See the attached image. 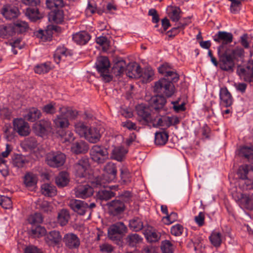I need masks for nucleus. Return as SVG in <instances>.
Wrapping results in <instances>:
<instances>
[{"label":"nucleus","instance_id":"4d7b16f0","mask_svg":"<svg viewBox=\"0 0 253 253\" xmlns=\"http://www.w3.org/2000/svg\"><path fill=\"white\" fill-rule=\"evenodd\" d=\"M36 204L37 208H39L45 212H48L51 211L52 208L50 203L47 201H42L39 199L36 202Z\"/></svg>","mask_w":253,"mask_h":253},{"label":"nucleus","instance_id":"37998d69","mask_svg":"<svg viewBox=\"0 0 253 253\" xmlns=\"http://www.w3.org/2000/svg\"><path fill=\"white\" fill-rule=\"evenodd\" d=\"M226 49L228 51V53L232 56L234 60L242 59L244 57L245 51L241 47H236L234 49L226 48Z\"/></svg>","mask_w":253,"mask_h":253},{"label":"nucleus","instance_id":"f704fd0d","mask_svg":"<svg viewBox=\"0 0 253 253\" xmlns=\"http://www.w3.org/2000/svg\"><path fill=\"white\" fill-rule=\"evenodd\" d=\"M88 149L86 144L83 141L76 142L71 147V151L75 154L85 153Z\"/></svg>","mask_w":253,"mask_h":253},{"label":"nucleus","instance_id":"cd10ccee","mask_svg":"<svg viewBox=\"0 0 253 253\" xmlns=\"http://www.w3.org/2000/svg\"><path fill=\"white\" fill-rule=\"evenodd\" d=\"M90 37L86 32L82 31L73 35V40L78 44H84L90 40Z\"/></svg>","mask_w":253,"mask_h":253},{"label":"nucleus","instance_id":"ddd939ff","mask_svg":"<svg viewBox=\"0 0 253 253\" xmlns=\"http://www.w3.org/2000/svg\"><path fill=\"white\" fill-rule=\"evenodd\" d=\"M91 184H92L91 183ZM92 187H94L85 184H80L75 189V194L76 197L79 198L86 199L91 196L94 192Z\"/></svg>","mask_w":253,"mask_h":253},{"label":"nucleus","instance_id":"7c9ffc66","mask_svg":"<svg viewBox=\"0 0 253 253\" xmlns=\"http://www.w3.org/2000/svg\"><path fill=\"white\" fill-rule=\"evenodd\" d=\"M41 192L45 196L52 197L56 194V189L52 184L44 183L41 186Z\"/></svg>","mask_w":253,"mask_h":253},{"label":"nucleus","instance_id":"f03ea898","mask_svg":"<svg viewBox=\"0 0 253 253\" xmlns=\"http://www.w3.org/2000/svg\"><path fill=\"white\" fill-rule=\"evenodd\" d=\"M104 173L103 177H95L91 183L94 187H105L106 182H110L115 179L117 175V169L113 163L109 162L104 168Z\"/></svg>","mask_w":253,"mask_h":253},{"label":"nucleus","instance_id":"4468645a","mask_svg":"<svg viewBox=\"0 0 253 253\" xmlns=\"http://www.w3.org/2000/svg\"><path fill=\"white\" fill-rule=\"evenodd\" d=\"M13 126L15 131L21 136H27L30 132V128L28 123L22 119H16L13 120Z\"/></svg>","mask_w":253,"mask_h":253},{"label":"nucleus","instance_id":"1a4fd4ad","mask_svg":"<svg viewBox=\"0 0 253 253\" xmlns=\"http://www.w3.org/2000/svg\"><path fill=\"white\" fill-rule=\"evenodd\" d=\"M237 74L240 79L245 82L253 81V60L248 61L246 66H239L237 69Z\"/></svg>","mask_w":253,"mask_h":253},{"label":"nucleus","instance_id":"c756f323","mask_svg":"<svg viewBox=\"0 0 253 253\" xmlns=\"http://www.w3.org/2000/svg\"><path fill=\"white\" fill-rule=\"evenodd\" d=\"M138 115L142 118L146 122L151 121V117L149 109L144 107L143 105H139L136 107Z\"/></svg>","mask_w":253,"mask_h":253},{"label":"nucleus","instance_id":"864d4df0","mask_svg":"<svg viewBox=\"0 0 253 253\" xmlns=\"http://www.w3.org/2000/svg\"><path fill=\"white\" fill-rule=\"evenodd\" d=\"M0 206L4 209H10L12 208L11 199L4 195H0Z\"/></svg>","mask_w":253,"mask_h":253},{"label":"nucleus","instance_id":"0eeeda50","mask_svg":"<svg viewBox=\"0 0 253 253\" xmlns=\"http://www.w3.org/2000/svg\"><path fill=\"white\" fill-rule=\"evenodd\" d=\"M97 70L102 76L106 82H109L112 80L111 76L108 75L110 62L107 57L104 56L99 57L95 63Z\"/></svg>","mask_w":253,"mask_h":253},{"label":"nucleus","instance_id":"4c0bfd02","mask_svg":"<svg viewBox=\"0 0 253 253\" xmlns=\"http://www.w3.org/2000/svg\"><path fill=\"white\" fill-rule=\"evenodd\" d=\"M168 134L165 131H159L155 133V142L156 145H163L168 140Z\"/></svg>","mask_w":253,"mask_h":253},{"label":"nucleus","instance_id":"49530a36","mask_svg":"<svg viewBox=\"0 0 253 253\" xmlns=\"http://www.w3.org/2000/svg\"><path fill=\"white\" fill-rule=\"evenodd\" d=\"M209 239L213 246L219 247L222 242V236L219 232L214 231L209 237Z\"/></svg>","mask_w":253,"mask_h":253},{"label":"nucleus","instance_id":"de8ad7c7","mask_svg":"<svg viewBox=\"0 0 253 253\" xmlns=\"http://www.w3.org/2000/svg\"><path fill=\"white\" fill-rule=\"evenodd\" d=\"M160 233L155 230H150L146 232L145 237L149 242H156L160 238Z\"/></svg>","mask_w":253,"mask_h":253},{"label":"nucleus","instance_id":"3c124183","mask_svg":"<svg viewBox=\"0 0 253 253\" xmlns=\"http://www.w3.org/2000/svg\"><path fill=\"white\" fill-rule=\"evenodd\" d=\"M161 249L163 253H172L174 247L170 241L166 240L162 242Z\"/></svg>","mask_w":253,"mask_h":253},{"label":"nucleus","instance_id":"603ef678","mask_svg":"<svg viewBox=\"0 0 253 253\" xmlns=\"http://www.w3.org/2000/svg\"><path fill=\"white\" fill-rule=\"evenodd\" d=\"M46 229L45 228L41 226H37L33 227L31 230V235L34 238H39L44 236L46 233Z\"/></svg>","mask_w":253,"mask_h":253},{"label":"nucleus","instance_id":"ea45409f","mask_svg":"<svg viewBox=\"0 0 253 253\" xmlns=\"http://www.w3.org/2000/svg\"><path fill=\"white\" fill-rule=\"evenodd\" d=\"M37 182V177L36 174L32 173H27L24 177V183L28 188H33L35 186Z\"/></svg>","mask_w":253,"mask_h":253},{"label":"nucleus","instance_id":"b1692460","mask_svg":"<svg viewBox=\"0 0 253 253\" xmlns=\"http://www.w3.org/2000/svg\"><path fill=\"white\" fill-rule=\"evenodd\" d=\"M1 13L6 19H12L18 16L19 10L16 7L5 5L1 9Z\"/></svg>","mask_w":253,"mask_h":253},{"label":"nucleus","instance_id":"4be33fe9","mask_svg":"<svg viewBox=\"0 0 253 253\" xmlns=\"http://www.w3.org/2000/svg\"><path fill=\"white\" fill-rule=\"evenodd\" d=\"M71 56L70 52L65 47H58L55 51L54 59L58 64L62 61H65L67 58Z\"/></svg>","mask_w":253,"mask_h":253},{"label":"nucleus","instance_id":"052dcab7","mask_svg":"<svg viewBox=\"0 0 253 253\" xmlns=\"http://www.w3.org/2000/svg\"><path fill=\"white\" fill-rule=\"evenodd\" d=\"M14 127L12 128L10 126L6 125L3 127L4 136L8 141L11 140L14 137Z\"/></svg>","mask_w":253,"mask_h":253},{"label":"nucleus","instance_id":"f3484780","mask_svg":"<svg viewBox=\"0 0 253 253\" xmlns=\"http://www.w3.org/2000/svg\"><path fill=\"white\" fill-rule=\"evenodd\" d=\"M238 174L242 180L249 179L250 183H253L251 179L253 178V167L251 165H244L239 168Z\"/></svg>","mask_w":253,"mask_h":253},{"label":"nucleus","instance_id":"c85d7f7f","mask_svg":"<svg viewBox=\"0 0 253 253\" xmlns=\"http://www.w3.org/2000/svg\"><path fill=\"white\" fill-rule=\"evenodd\" d=\"M127 152V150L123 146H119L115 147L112 150V157L118 161H121Z\"/></svg>","mask_w":253,"mask_h":253},{"label":"nucleus","instance_id":"bb28decb","mask_svg":"<svg viewBox=\"0 0 253 253\" xmlns=\"http://www.w3.org/2000/svg\"><path fill=\"white\" fill-rule=\"evenodd\" d=\"M166 102V98L161 94V95H156L152 97L151 99L150 104L152 108L155 110H158L163 108Z\"/></svg>","mask_w":253,"mask_h":253},{"label":"nucleus","instance_id":"72a5a7b5","mask_svg":"<svg viewBox=\"0 0 253 253\" xmlns=\"http://www.w3.org/2000/svg\"><path fill=\"white\" fill-rule=\"evenodd\" d=\"M13 28L12 24L0 26V38L8 39L13 35Z\"/></svg>","mask_w":253,"mask_h":253},{"label":"nucleus","instance_id":"aec40b11","mask_svg":"<svg viewBox=\"0 0 253 253\" xmlns=\"http://www.w3.org/2000/svg\"><path fill=\"white\" fill-rule=\"evenodd\" d=\"M100 136V133L97 128L94 127H88L83 137L91 143H96L99 140Z\"/></svg>","mask_w":253,"mask_h":253},{"label":"nucleus","instance_id":"c03bdc74","mask_svg":"<svg viewBox=\"0 0 253 253\" xmlns=\"http://www.w3.org/2000/svg\"><path fill=\"white\" fill-rule=\"evenodd\" d=\"M51 69V63L45 62L37 65L34 68V71L36 73L42 74L47 73Z\"/></svg>","mask_w":253,"mask_h":253},{"label":"nucleus","instance_id":"09e8293b","mask_svg":"<svg viewBox=\"0 0 253 253\" xmlns=\"http://www.w3.org/2000/svg\"><path fill=\"white\" fill-rule=\"evenodd\" d=\"M43 113L46 114H54L57 111V106L55 102H50L44 105L42 108Z\"/></svg>","mask_w":253,"mask_h":253},{"label":"nucleus","instance_id":"2eb2a0df","mask_svg":"<svg viewBox=\"0 0 253 253\" xmlns=\"http://www.w3.org/2000/svg\"><path fill=\"white\" fill-rule=\"evenodd\" d=\"M70 207L79 214L84 215L88 209V205L84 201L72 199L69 203Z\"/></svg>","mask_w":253,"mask_h":253},{"label":"nucleus","instance_id":"69168bd1","mask_svg":"<svg viewBox=\"0 0 253 253\" xmlns=\"http://www.w3.org/2000/svg\"><path fill=\"white\" fill-rule=\"evenodd\" d=\"M172 69L171 65L168 63H166L159 67L158 71L160 73L165 75L166 77Z\"/></svg>","mask_w":253,"mask_h":253},{"label":"nucleus","instance_id":"6e6552de","mask_svg":"<svg viewBox=\"0 0 253 253\" xmlns=\"http://www.w3.org/2000/svg\"><path fill=\"white\" fill-rule=\"evenodd\" d=\"M232 33L225 31H218L213 37L214 41L221 44L218 47V51H223L226 45L232 42L233 41Z\"/></svg>","mask_w":253,"mask_h":253},{"label":"nucleus","instance_id":"5fc2aeb1","mask_svg":"<svg viewBox=\"0 0 253 253\" xmlns=\"http://www.w3.org/2000/svg\"><path fill=\"white\" fill-rule=\"evenodd\" d=\"M88 126H85L83 123L79 122L75 125V129L77 133L81 137H83L86 132Z\"/></svg>","mask_w":253,"mask_h":253},{"label":"nucleus","instance_id":"a19ab883","mask_svg":"<svg viewBox=\"0 0 253 253\" xmlns=\"http://www.w3.org/2000/svg\"><path fill=\"white\" fill-rule=\"evenodd\" d=\"M70 218V214L67 210L62 209L58 214V222L61 226L65 225L68 222Z\"/></svg>","mask_w":253,"mask_h":253},{"label":"nucleus","instance_id":"a18cd8bd","mask_svg":"<svg viewBox=\"0 0 253 253\" xmlns=\"http://www.w3.org/2000/svg\"><path fill=\"white\" fill-rule=\"evenodd\" d=\"M46 6L51 10L61 9L64 5L63 0H46Z\"/></svg>","mask_w":253,"mask_h":253},{"label":"nucleus","instance_id":"7ed1b4c3","mask_svg":"<svg viewBox=\"0 0 253 253\" xmlns=\"http://www.w3.org/2000/svg\"><path fill=\"white\" fill-rule=\"evenodd\" d=\"M154 70L148 67L141 70L139 66H133V69L126 73V76L131 78H141L143 83H147L153 79Z\"/></svg>","mask_w":253,"mask_h":253},{"label":"nucleus","instance_id":"412c9836","mask_svg":"<svg viewBox=\"0 0 253 253\" xmlns=\"http://www.w3.org/2000/svg\"><path fill=\"white\" fill-rule=\"evenodd\" d=\"M219 95L221 105L228 107L232 105L233 102L232 97L226 87L220 88Z\"/></svg>","mask_w":253,"mask_h":253},{"label":"nucleus","instance_id":"2f4dec72","mask_svg":"<svg viewBox=\"0 0 253 253\" xmlns=\"http://www.w3.org/2000/svg\"><path fill=\"white\" fill-rule=\"evenodd\" d=\"M69 182V174L65 171L60 172L55 178V182L58 187H64L68 184Z\"/></svg>","mask_w":253,"mask_h":253},{"label":"nucleus","instance_id":"5701e85b","mask_svg":"<svg viewBox=\"0 0 253 253\" xmlns=\"http://www.w3.org/2000/svg\"><path fill=\"white\" fill-rule=\"evenodd\" d=\"M239 204L242 209L248 210H253V197L246 194L241 195Z\"/></svg>","mask_w":253,"mask_h":253},{"label":"nucleus","instance_id":"6e6d98bb","mask_svg":"<svg viewBox=\"0 0 253 253\" xmlns=\"http://www.w3.org/2000/svg\"><path fill=\"white\" fill-rule=\"evenodd\" d=\"M26 163L25 158L21 155H15L12 160L13 166L18 168H23Z\"/></svg>","mask_w":253,"mask_h":253},{"label":"nucleus","instance_id":"9d476101","mask_svg":"<svg viewBox=\"0 0 253 253\" xmlns=\"http://www.w3.org/2000/svg\"><path fill=\"white\" fill-rule=\"evenodd\" d=\"M90 156L93 161L98 164H102L108 159V152L105 148L94 145L90 150Z\"/></svg>","mask_w":253,"mask_h":253},{"label":"nucleus","instance_id":"79ce46f5","mask_svg":"<svg viewBox=\"0 0 253 253\" xmlns=\"http://www.w3.org/2000/svg\"><path fill=\"white\" fill-rule=\"evenodd\" d=\"M41 113L40 110L36 108H32L29 110V111L26 115H25V119L31 122H34L39 119L41 117Z\"/></svg>","mask_w":253,"mask_h":253},{"label":"nucleus","instance_id":"39448f33","mask_svg":"<svg viewBox=\"0 0 253 253\" xmlns=\"http://www.w3.org/2000/svg\"><path fill=\"white\" fill-rule=\"evenodd\" d=\"M154 90L156 93L169 97L174 94L175 87L171 82L164 78L155 83Z\"/></svg>","mask_w":253,"mask_h":253},{"label":"nucleus","instance_id":"a211bd4d","mask_svg":"<svg viewBox=\"0 0 253 253\" xmlns=\"http://www.w3.org/2000/svg\"><path fill=\"white\" fill-rule=\"evenodd\" d=\"M126 67L127 71L126 74L129 71L131 72L132 69H133V66L129 65L127 66L126 63L124 60H119L114 64L112 68V72L116 76H120L124 73Z\"/></svg>","mask_w":253,"mask_h":253},{"label":"nucleus","instance_id":"20e7f679","mask_svg":"<svg viewBox=\"0 0 253 253\" xmlns=\"http://www.w3.org/2000/svg\"><path fill=\"white\" fill-rule=\"evenodd\" d=\"M75 174L77 177H84L88 179L91 183L95 177L90 175L91 170L88 159L86 158H82L76 163L74 167Z\"/></svg>","mask_w":253,"mask_h":253},{"label":"nucleus","instance_id":"c9c22d12","mask_svg":"<svg viewBox=\"0 0 253 253\" xmlns=\"http://www.w3.org/2000/svg\"><path fill=\"white\" fill-rule=\"evenodd\" d=\"M14 33H22L26 31L28 28L27 22L22 20H17L12 24Z\"/></svg>","mask_w":253,"mask_h":253},{"label":"nucleus","instance_id":"8fccbe9b","mask_svg":"<svg viewBox=\"0 0 253 253\" xmlns=\"http://www.w3.org/2000/svg\"><path fill=\"white\" fill-rule=\"evenodd\" d=\"M115 193L107 188L98 191V196L101 200H108L115 196Z\"/></svg>","mask_w":253,"mask_h":253},{"label":"nucleus","instance_id":"e433bc0d","mask_svg":"<svg viewBox=\"0 0 253 253\" xmlns=\"http://www.w3.org/2000/svg\"><path fill=\"white\" fill-rule=\"evenodd\" d=\"M26 15L32 21H36L37 20L42 17V15L39 12L37 7H29L27 8Z\"/></svg>","mask_w":253,"mask_h":253},{"label":"nucleus","instance_id":"680f3d73","mask_svg":"<svg viewBox=\"0 0 253 253\" xmlns=\"http://www.w3.org/2000/svg\"><path fill=\"white\" fill-rule=\"evenodd\" d=\"M127 241L130 246H133L136 243L141 242L142 238L138 234H133L127 237Z\"/></svg>","mask_w":253,"mask_h":253},{"label":"nucleus","instance_id":"f257e3e1","mask_svg":"<svg viewBox=\"0 0 253 253\" xmlns=\"http://www.w3.org/2000/svg\"><path fill=\"white\" fill-rule=\"evenodd\" d=\"M77 115V112L70 107H60L59 114L53 120L55 127L60 128L68 127L70 125L69 120L75 119Z\"/></svg>","mask_w":253,"mask_h":253},{"label":"nucleus","instance_id":"f8f14e48","mask_svg":"<svg viewBox=\"0 0 253 253\" xmlns=\"http://www.w3.org/2000/svg\"><path fill=\"white\" fill-rule=\"evenodd\" d=\"M126 227L123 222L111 225L108 230V237L112 240H117L121 235L126 232Z\"/></svg>","mask_w":253,"mask_h":253},{"label":"nucleus","instance_id":"774afa93","mask_svg":"<svg viewBox=\"0 0 253 253\" xmlns=\"http://www.w3.org/2000/svg\"><path fill=\"white\" fill-rule=\"evenodd\" d=\"M42 125V121H40L39 122L35 124L33 126V129L38 135H42L46 132L43 126Z\"/></svg>","mask_w":253,"mask_h":253},{"label":"nucleus","instance_id":"338daca9","mask_svg":"<svg viewBox=\"0 0 253 253\" xmlns=\"http://www.w3.org/2000/svg\"><path fill=\"white\" fill-rule=\"evenodd\" d=\"M183 231V227L181 225L179 224L173 225L171 228V233L172 235L175 236H180L182 234Z\"/></svg>","mask_w":253,"mask_h":253},{"label":"nucleus","instance_id":"9b49d317","mask_svg":"<svg viewBox=\"0 0 253 253\" xmlns=\"http://www.w3.org/2000/svg\"><path fill=\"white\" fill-rule=\"evenodd\" d=\"M222 52L223 53L220 55L219 59L220 68L226 71H232L235 65L233 57L226 49Z\"/></svg>","mask_w":253,"mask_h":253},{"label":"nucleus","instance_id":"13d9d810","mask_svg":"<svg viewBox=\"0 0 253 253\" xmlns=\"http://www.w3.org/2000/svg\"><path fill=\"white\" fill-rule=\"evenodd\" d=\"M129 227L133 230L138 231L142 229L143 224L141 220L138 219H134L129 221Z\"/></svg>","mask_w":253,"mask_h":253},{"label":"nucleus","instance_id":"0e129e2a","mask_svg":"<svg viewBox=\"0 0 253 253\" xmlns=\"http://www.w3.org/2000/svg\"><path fill=\"white\" fill-rule=\"evenodd\" d=\"M164 121L166 122V127H169L179 123L178 118L174 116H164Z\"/></svg>","mask_w":253,"mask_h":253},{"label":"nucleus","instance_id":"58836bf2","mask_svg":"<svg viewBox=\"0 0 253 253\" xmlns=\"http://www.w3.org/2000/svg\"><path fill=\"white\" fill-rule=\"evenodd\" d=\"M58 134L60 136L61 141L63 143H70L75 138L73 132L70 130L64 131L62 130L59 131Z\"/></svg>","mask_w":253,"mask_h":253},{"label":"nucleus","instance_id":"dca6fc26","mask_svg":"<svg viewBox=\"0 0 253 253\" xmlns=\"http://www.w3.org/2000/svg\"><path fill=\"white\" fill-rule=\"evenodd\" d=\"M66 247L69 249H78L80 245V240L78 237L73 233L66 234L63 239Z\"/></svg>","mask_w":253,"mask_h":253},{"label":"nucleus","instance_id":"6ab92c4d","mask_svg":"<svg viewBox=\"0 0 253 253\" xmlns=\"http://www.w3.org/2000/svg\"><path fill=\"white\" fill-rule=\"evenodd\" d=\"M109 212L113 215L123 212L125 209L124 203L120 200H114L107 204Z\"/></svg>","mask_w":253,"mask_h":253},{"label":"nucleus","instance_id":"393cba45","mask_svg":"<svg viewBox=\"0 0 253 253\" xmlns=\"http://www.w3.org/2000/svg\"><path fill=\"white\" fill-rule=\"evenodd\" d=\"M61 239L62 237L59 232L56 231L50 232L45 238L46 243L50 246H54L58 244Z\"/></svg>","mask_w":253,"mask_h":253},{"label":"nucleus","instance_id":"423d86ee","mask_svg":"<svg viewBox=\"0 0 253 253\" xmlns=\"http://www.w3.org/2000/svg\"><path fill=\"white\" fill-rule=\"evenodd\" d=\"M66 160V156L60 152H50L46 154L45 161L50 167L62 166Z\"/></svg>","mask_w":253,"mask_h":253},{"label":"nucleus","instance_id":"bf43d9fd","mask_svg":"<svg viewBox=\"0 0 253 253\" xmlns=\"http://www.w3.org/2000/svg\"><path fill=\"white\" fill-rule=\"evenodd\" d=\"M28 222L31 224L42 223L43 221V217L40 213H35L31 215L28 219Z\"/></svg>","mask_w":253,"mask_h":253},{"label":"nucleus","instance_id":"473e14b6","mask_svg":"<svg viewBox=\"0 0 253 253\" xmlns=\"http://www.w3.org/2000/svg\"><path fill=\"white\" fill-rule=\"evenodd\" d=\"M167 13L173 21H178L180 18V9L177 6H169L167 9Z\"/></svg>","mask_w":253,"mask_h":253},{"label":"nucleus","instance_id":"a878e982","mask_svg":"<svg viewBox=\"0 0 253 253\" xmlns=\"http://www.w3.org/2000/svg\"><path fill=\"white\" fill-rule=\"evenodd\" d=\"M48 20L50 22L60 24L64 20L63 10L60 9L52 10L48 14Z\"/></svg>","mask_w":253,"mask_h":253},{"label":"nucleus","instance_id":"e2e57ef3","mask_svg":"<svg viewBox=\"0 0 253 253\" xmlns=\"http://www.w3.org/2000/svg\"><path fill=\"white\" fill-rule=\"evenodd\" d=\"M177 213L172 212L170 214H168L166 216L163 218V221L166 224H170L177 220Z\"/></svg>","mask_w":253,"mask_h":253}]
</instances>
